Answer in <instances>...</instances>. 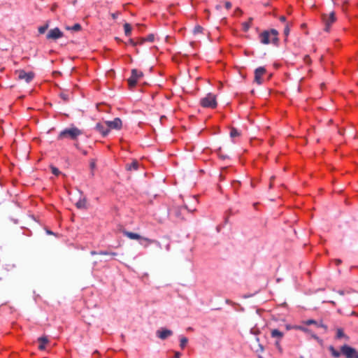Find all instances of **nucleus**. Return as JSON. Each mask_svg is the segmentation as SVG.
<instances>
[{
  "label": "nucleus",
  "instance_id": "f257e3e1",
  "mask_svg": "<svg viewBox=\"0 0 358 358\" xmlns=\"http://www.w3.org/2000/svg\"><path fill=\"white\" fill-rule=\"evenodd\" d=\"M83 134V131L78 127L71 125L61 131L57 138L58 141L70 140L77 141L78 138Z\"/></svg>",
  "mask_w": 358,
  "mask_h": 358
},
{
  "label": "nucleus",
  "instance_id": "f03ea898",
  "mask_svg": "<svg viewBox=\"0 0 358 358\" xmlns=\"http://www.w3.org/2000/svg\"><path fill=\"white\" fill-rule=\"evenodd\" d=\"M278 36V31L275 29H271L270 31H264L259 36L260 41L265 45L271 42L277 45L279 41Z\"/></svg>",
  "mask_w": 358,
  "mask_h": 358
},
{
  "label": "nucleus",
  "instance_id": "7ed1b4c3",
  "mask_svg": "<svg viewBox=\"0 0 358 358\" xmlns=\"http://www.w3.org/2000/svg\"><path fill=\"white\" fill-rule=\"evenodd\" d=\"M201 105L204 108H215L217 106L215 95L209 93L201 100Z\"/></svg>",
  "mask_w": 358,
  "mask_h": 358
},
{
  "label": "nucleus",
  "instance_id": "20e7f679",
  "mask_svg": "<svg viewBox=\"0 0 358 358\" xmlns=\"http://www.w3.org/2000/svg\"><path fill=\"white\" fill-rule=\"evenodd\" d=\"M341 351L346 358H358V350L348 345H343Z\"/></svg>",
  "mask_w": 358,
  "mask_h": 358
},
{
  "label": "nucleus",
  "instance_id": "39448f33",
  "mask_svg": "<svg viewBox=\"0 0 358 358\" xmlns=\"http://www.w3.org/2000/svg\"><path fill=\"white\" fill-rule=\"evenodd\" d=\"M322 19L324 24V31L327 32L329 31L331 25L335 22L336 20L335 13L331 12L329 15L327 14H322Z\"/></svg>",
  "mask_w": 358,
  "mask_h": 358
},
{
  "label": "nucleus",
  "instance_id": "423d86ee",
  "mask_svg": "<svg viewBox=\"0 0 358 358\" xmlns=\"http://www.w3.org/2000/svg\"><path fill=\"white\" fill-rule=\"evenodd\" d=\"M143 76L142 71H138L136 69L131 70V75L128 78L127 82L130 87L136 86L137 81Z\"/></svg>",
  "mask_w": 358,
  "mask_h": 358
},
{
  "label": "nucleus",
  "instance_id": "0eeeda50",
  "mask_svg": "<svg viewBox=\"0 0 358 358\" xmlns=\"http://www.w3.org/2000/svg\"><path fill=\"white\" fill-rule=\"evenodd\" d=\"M19 80H24L26 83H30L34 78V73L32 71L26 72L24 70H17L15 71Z\"/></svg>",
  "mask_w": 358,
  "mask_h": 358
},
{
  "label": "nucleus",
  "instance_id": "6e6552de",
  "mask_svg": "<svg viewBox=\"0 0 358 358\" xmlns=\"http://www.w3.org/2000/svg\"><path fill=\"white\" fill-rule=\"evenodd\" d=\"M105 124L110 129L120 130L122 126V122L120 118L116 117L112 121H106Z\"/></svg>",
  "mask_w": 358,
  "mask_h": 358
},
{
  "label": "nucleus",
  "instance_id": "1a4fd4ad",
  "mask_svg": "<svg viewBox=\"0 0 358 358\" xmlns=\"http://www.w3.org/2000/svg\"><path fill=\"white\" fill-rule=\"evenodd\" d=\"M64 36L63 32L57 27L50 29L48 33L46 38L48 39L57 40Z\"/></svg>",
  "mask_w": 358,
  "mask_h": 358
},
{
  "label": "nucleus",
  "instance_id": "9d476101",
  "mask_svg": "<svg viewBox=\"0 0 358 358\" xmlns=\"http://www.w3.org/2000/svg\"><path fill=\"white\" fill-rule=\"evenodd\" d=\"M122 233L125 236H127V238H129V239H131V240L143 239L149 243H152L153 242L152 240H150L147 238H142L139 234L134 233V232H130V231H127L126 230H123Z\"/></svg>",
  "mask_w": 358,
  "mask_h": 358
},
{
  "label": "nucleus",
  "instance_id": "9b49d317",
  "mask_svg": "<svg viewBox=\"0 0 358 358\" xmlns=\"http://www.w3.org/2000/svg\"><path fill=\"white\" fill-rule=\"evenodd\" d=\"M266 73V69L264 67L260 66L255 69V82L258 85H261L262 83V77Z\"/></svg>",
  "mask_w": 358,
  "mask_h": 358
},
{
  "label": "nucleus",
  "instance_id": "f8f14e48",
  "mask_svg": "<svg viewBox=\"0 0 358 358\" xmlns=\"http://www.w3.org/2000/svg\"><path fill=\"white\" fill-rule=\"evenodd\" d=\"M173 334L172 331L166 329H159L156 331V335L158 338L162 340H164L171 336Z\"/></svg>",
  "mask_w": 358,
  "mask_h": 358
},
{
  "label": "nucleus",
  "instance_id": "ddd939ff",
  "mask_svg": "<svg viewBox=\"0 0 358 358\" xmlns=\"http://www.w3.org/2000/svg\"><path fill=\"white\" fill-rule=\"evenodd\" d=\"M96 129L102 134L103 136H106L109 133V129L108 127L104 124L101 123H97L96 124Z\"/></svg>",
  "mask_w": 358,
  "mask_h": 358
},
{
  "label": "nucleus",
  "instance_id": "4468645a",
  "mask_svg": "<svg viewBox=\"0 0 358 358\" xmlns=\"http://www.w3.org/2000/svg\"><path fill=\"white\" fill-rule=\"evenodd\" d=\"M38 341L39 342L38 349L40 350H44L45 349V345L49 343V340L47 336H41L38 338Z\"/></svg>",
  "mask_w": 358,
  "mask_h": 358
},
{
  "label": "nucleus",
  "instance_id": "2eb2a0df",
  "mask_svg": "<svg viewBox=\"0 0 358 358\" xmlns=\"http://www.w3.org/2000/svg\"><path fill=\"white\" fill-rule=\"evenodd\" d=\"M271 336L272 338H276L277 340H281L284 336V334L280 331L278 329H273L271 331Z\"/></svg>",
  "mask_w": 358,
  "mask_h": 358
},
{
  "label": "nucleus",
  "instance_id": "dca6fc26",
  "mask_svg": "<svg viewBox=\"0 0 358 358\" xmlns=\"http://www.w3.org/2000/svg\"><path fill=\"white\" fill-rule=\"evenodd\" d=\"M76 206L78 208L85 209L87 208V206H86V199L85 198L80 199L79 201H78L76 202Z\"/></svg>",
  "mask_w": 358,
  "mask_h": 358
},
{
  "label": "nucleus",
  "instance_id": "f3484780",
  "mask_svg": "<svg viewBox=\"0 0 358 358\" xmlns=\"http://www.w3.org/2000/svg\"><path fill=\"white\" fill-rule=\"evenodd\" d=\"M138 162L134 160L131 164H127V169L129 171L137 170L138 168Z\"/></svg>",
  "mask_w": 358,
  "mask_h": 358
},
{
  "label": "nucleus",
  "instance_id": "a211bd4d",
  "mask_svg": "<svg viewBox=\"0 0 358 358\" xmlns=\"http://www.w3.org/2000/svg\"><path fill=\"white\" fill-rule=\"evenodd\" d=\"M329 351L331 352V355H332L334 357H335V358H338V357H340L341 354H342V353H341V352L337 351V350H336V349H335L332 345H330V346L329 347Z\"/></svg>",
  "mask_w": 358,
  "mask_h": 358
},
{
  "label": "nucleus",
  "instance_id": "6ab92c4d",
  "mask_svg": "<svg viewBox=\"0 0 358 358\" xmlns=\"http://www.w3.org/2000/svg\"><path fill=\"white\" fill-rule=\"evenodd\" d=\"M336 338H345L346 339H348V336H347L344 332L343 329L338 328L336 330Z\"/></svg>",
  "mask_w": 358,
  "mask_h": 358
},
{
  "label": "nucleus",
  "instance_id": "aec40b11",
  "mask_svg": "<svg viewBox=\"0 0 358 358\" xmlns=\"http://www.w3.org/2000/svg\"><path fill=\"white\" fill-rule=\"evenodd\" d=\"M124 34L126 36H130V34L131 33V25L129 23H125L124 24Z\"/></svg>",
  "mask_w": 358,
  "mask_h": 358
},
{
  "label": "nucleus",
  "instance_id": "412c9836",
  "mask_svg": "<svg viewBox=\"0 0 358 358\" xmlns=\"http://www.w3.org/2000/svg\"><path fill=\"white\" fill-rule=\"evenodd\" d=\"M240 136H241V132L237 129H236L234 127H232L231 129L230 136L231 138H235V137Z\"/></svg>",
  "mask_w": 358,
  "mask_h": 358
},
{
  "label": "nucleus",
  "instance_id": "4be33fe9",
  "mask_svg": "<svg viewBox=\"0 0 358 358\" xmlns=\"http://www.w3.org/2000/svg\"><path fill=\"white\" fill-rule=\"evenodd\" d=\"M59 96L62 99V100L64 102H67L70 99V94L69 93L65 92H62L59 94Z\"/></svg>",
  "mask_w": 358,
  "mask_h": 358
},
{
  "label": "nucleus",
  "instance_id": "5701e85b",
  "mask_svg": "<svg viewBox=\"0 0 358 358\" xmlns=\"http://www.w3.org/2000/svg\"><path fill=\"white\" fill-rule=\"evenodd\" d=\"M192 201H193L194 204H195V203L197 202V201H196V199L195 197H193V198L192 199ZM183 208H184L185 209L187 210L188 211H191V212H192V211L195 210V206H194V205H193V206H192V207L189 208V207H188V206H187L186 203H185V204H184V206H183Z\"/></svg>",
  "mask_w": 358,
  "mask_h": 358
},
{
  "label": "nucleus",
  "instance_id": "b1692460",
  "mask_svg": "<svg viewBox=\"0 0 358 358\" xmlns=\"http://www.w3.org/2000/svg\"><path fill=\"white\" fill-rule=\"evenodd\" d=\"M66 29L69 30H72L73 31H78L81 29V26L80 24L77 23L73 25L72 27H67Z\"/></svg>",
  "mask_w": 358,
  "mask_h": 358
},
{
  "label": "nucleus",
  "instance_id": "393cba45",
  "mask_svg": "<svg viewBox=\"0 0 358 358\" xmlns=\"http://www.w3.org/2000/svg\"><path fill=\"white\" fill-rule=\"evenodd\" d=\"M252 20V18H250L248 22H245L243 23V29L244 31H248V30L250 27V23H251Z\"/></svg>",
  "mask_w": 358,
  "mask_h": 358
},
{
  "label": "nucleus",
  "instance_id": "a878e982",
  "mask_svg": "<svg viewBox=\"0 0 358 358\" xmlns=\"http://www.w3.org/2000/svg\"><path fill=\"white\" fill-rule=\"evenodd\" d=\"M50 169H51L52 174H54L55 176H59L61 173L59 171V170L54 166H50Z\"/></svg>",
  "mask_w": 358,
  "mask_h": 358
},
{
  "label": "nucleus",
  "instance_id": "bb28decb",
  "mask_svg": "<svg viewBox=\"0 0 358 358\" xmlns=\"http://www.w3.org/2000/svg\"><path fill=\"white\" fill-rule=\"evenodd\" d=\"M280 341L281 340H276V341L275 342V345L278 350L279 351V352L282 353V348L280 345Z\"/></svg>",
  "mask_w": 358,
  "mask_h": 358
},
{
  "label": "nucleus",
  "instance_id": "cd10ccee",
  "mask_svg": "<svg viewBox=\"0 0 358 358\" xmlns=\"http://www.w3.org/2000/svg\"><path fill=\"white\" fill-rule=\"evenodd\" d=\"M48 24H45L44 26H41L38 28V32L41 34H44L45 32V31L48 29Z\"/></svg>",
  "mask_w": 358,
  "mask_h": 358
},
{
  "label": "nucleus",
  "instance_id": "c85d7f7f",
  "mask_svg": "<svg viewBox=\"0 0 358 358\" xmlns=\"http://www.w3.org/2000/svg\"><path fill=\"white\" fill-rule=\"evenodd\" d=\"M294 329H299L301 331H303L306 333H309L310 332V330L308 329V328H306L304 327H302V326H296L294 327Z\"/></svg>",
  "mask_w": 358,
  "mask_h": 358
},
{
  "label": "nucleus",
  "instance_id": "c756f323",
  "mask_svg": "<svg viewBox=\"0 0 358 358\" xmlns=\"http://www.w3.org/2000/svg\"><path fill=\"white\" fill-rule=\"evenodd\" d=\"M188 342V339L186 337H182L180 338V348H183L186 345Z\"/></svg>",
  "mask_w": 358,
  "mask_h": 358
},
{
  "label": "nucleus",
  "instance_id": "7c9ffc66",
  "mask_svg": "<svg viewBox=\"0 0 358 358\" xmlns=\"http://www.w3.org/2000/svg\"><path fill=\"white\" fill-rule=\"evenodd\" d=\"M289 23H287L284 29V34L285 36H287L289 34Z\"/></svg>",
  "mask_w": 358,
  "mask_h": 358
},
{
  "label": "nucleus",
  "instance_id": "2f4dec72",
  "mask_svg": "<svg viewBox=\"0 0 358 358\" xmlns=\"http://www.w3.org/2000/svg\"><path fill=\"white\" fill-rule=\"evenodd\" d=\"M304 324H306V325H310V324H315V325H317V321H316L315 320H308L304 322Z\"/></svg>",
  "mask_w": 358,
  "mask_h": 358
},
{
  "label": "nucleus",
  "instance_id": "473e14b6",
  "mask_svg": "<svg viewBox=\"0 0 358 358\" xmlns=\"http://www.w3.org/2000/svg\"><path fill=\"white\" fill-rule=\"evenodd\" d=\"M145 38V41L152 42L155 40V35L152 34H149Z\"/></svg>",
  "mask_w": 358,
  "mask_h": 358
},
{
  "label": "nucleus",
  "instance_id": "72a5a7b5",
  "mask_svg": "<svg viewBox=\"0 0 358 358\" xmlns=\"http://www.w3.org/2000/svg\"><path fill=\"white\" fill-rule=\"evenodd\" d=\"M317 327H322L324 329V331H327V326L322 323V321L317 322Z\"/></svg>",
  "mask_w": 358,
  "mask_h": 358
},
{
  "label": "nucleus",
  "instance_id": "f704fd0d",
  "mask_svg": "<svg viewBox=\"0 0 358 358\" xmlns=\"http://www.w3.org/2000/svg\"><path fill=\"white\" fill-rule=\"evenodd\" d=\"M99 254L100 255H111L113 256H115L117 254L115 252H111V253H108V252L106 251H101Z\"/></svg>",
  "mask_w": 358,
  "mask_h": 358
},
{
  "label": "nucleus",
  "instance_id": "c9c22d12",
  "mask_svg": "<svg viewBox=\"0 0 358 358\" xmlns=\"http://www.w3.org/2000/svg\"><path fill=\"white\" fill-rule=\"evenodd\" d=\"M145 41V38H141L139 39H138L137 41H136L137 43V45L139 44V45H141L143 44L144 42Z\"/></svg>",
  "mask_w": 358,
  "mask_h": 358
},
{
  "label": "nucleus",
  "instance_id": "e433bc0d",
  "mask_svg": "<svg viewBox=\"0 0 358 358\" xmlns=\"http://www.w3.org/2000/svg\"><path fill=\"white\" fill-rule=\"evenodd\" d=\"M224 6L227 10H229L231 8V3L229 1H226L224 3Z\"/></svg>",
  "mask_w": 358,
  "mask_h": 358
},
{
  "label": "nucleus",
  "instance_id": "4c0bfd02",
  "mask_svg": "<svg viewBox=\"0 0 358 358\" xmlns=\"http://www.w3.org/2000/svg\"><path fill=\"white\" fill-rule=\"evenodd\" d=\"M96 167V163L94 160H92L90 162V168L92 170L94 169Z\"/></svg>",
  "mask_w": 358,
  "mask_h": 358
},
{
  "label": "nucleus",
  "instance_id": "58836bf2",
  "mask_svg": "<svg viewBox=\"0 0 358 358\" xmlns=\"http://www.w3.org/2000/svg\"><path fill=\"white\" fill-rule=\"evenodd\" d=\"M310 61H311V60H310V57H309L308 55H306V56L304 57V62H305L306 63H307V64H310Z\"/></svg>",
  "mask_w": 358,
  "mask_h": 358
},
{
  "label": "nucleus",
  "instance_id": "ea45409f",
  "mask_svg": "<svg viewBox=\"0 0 358 358\" xmlns=\"http://www.w3.org/2000/svg\"><path fill=\"white\" fill-rule=\"evenodd\" d=\"M129 43L132 45L133 46L137 45V43L136 41H134V39H129Z\"/></svg>",
  "mask_w": 358,
  "mask_h": 358
},
{
  "label": "nucleus",
  "instance_id": "a19ab883",
  "mask_svg": "<svg viewBox=\"0 0 358 358\" xmlns=\"http://www.w3.org/2000/svg\"><path fill=\"white\" fill-rule=\"evenodd\" d=\"M118 15H119L118 12L111 14V17H113V19H116L118 17Z\"/></svg>",
  "mask_w": 358,
  "mask_h": 358
},
{
  "label": "nucleus",
  "instance_id": "79ce46f5",
  "mask_svg": "<svg viewBox=\"0 0 358 358\" xmlns=\"http://www.w3.org/2000/svg\"><path fill=\"white\" fill-rule=\"evenodd\" d=\"M201 29H202V28L201 27H195L194 31L195 32H201Z\"/></svg>",
  "mask_w": 358,
  "mask_h": 358
},
{
  "label": "nucleus",
  "instance_id": "37998d69",
  "mask_svg": "<svg viewBox=\"0 0 358 358\" xmlns=\"http://www.w3.org/2000/svg\"><path fill=\"white\" fill-rule=\"evenodd\" d=\"M279 20H280L281 22H285V20H286V17H285V16L282 15V16H280V17H279Z\"/></svg>",
  "mask_w": 358,
  "mask_h": 358
},
{
  "label": "nucleus",
  "instance_id": "c03bdc74",
  "mask_svg": "<svg viewBox=\"0 0 358 358\" xmlns=\"http://www.w3.org/2000/svg\"><path fill=\"white\" fill-rule=\"evenodd\" d=\"M312 336H313V338H315L316 340H319V338L316 335L313 334Z\"/></svg>",
  "mask_w": 358,
  "mask_h": 358
},
{
  "label": "nucleus",
  "instance_id": "a18cd8bd",
  "mask_svg": "<svg viewBox=\"0 0 358 358\" xmlns=\"http://www.w3.org/2000/svg\"><path fill=\"white\" fill-rule=\"evenodd\" d=\"M175 357L176 358H179V352H176V354H175Z\"/></svg>",
  "mask_w": 358,
  "mask_h": 358
},
{
  "label": "nucleus",
  "instance_id": "49530a36",
  "mask_svg": "<svg viewBox=\"0 0 358 358\" xmlns=\"http://www.w3.org/2000/svg\"><path fill=\"white\" fill-rule=\"evenodd\" d=\"M215 8H216L217 10H220V9H221V6L220 5H217L215 6Z\"/></svg>",
  "mask_w": 358,
  "mask_h": 358
},
{
  "label": "nucleus",
  "instance_id": "de8ad7c7",
  "mask_svg": "<svg viewBox=\"0 0 358 358\" xmlns=\"http://www.w3.org/2000/svg\"><path fill=\"white\" fill-rule=\"evenodd\" d=\"M336 262L337 264H339L341 262V261L340 259H336Z\"/></svg>",
  "mask_w": 358,
  "mask_h": 358
},
{
  "label": "nucleus",
  "instance_id": "09e8293b",
  "mask_svg": "<svg viewBox=\"0 0 358 358\" xmlns=\"http://www.w3.org/2000/svg\"><path fill=\"white\" fill-rule=\"evenodd\" d=\"M91 254H92V255H96V254H97V253H96V252H95V251H92V252H91Z\"/></svg>",
  "mask_w": 358,
  "mask_h": 358
},
{
  "label": "nucleus",
  "instance_id": "8fccbe9b",
  "mask_svg": "<svg viewBox=\"0 0 358 358\" xmlns=\"http://www.w3.org/2000/svg\"><path fill=\"white\" fill-rule=\"evenodd\" d=\"M339 294H340L341 295H343V294H344V292H343V291H339Z\"/></svg>",
  "mask_w": 358,
  "mask_h": 358
},
{
  "label": "nucleus",
  "instance_id": "3c124183",
  "mask_svg": "<svg viewBox=\"0 0 358 358\" xmlns=\"http://www.w3.org/2000/svg\"><path fill=\"white\" fill-rule=\"evenodd\" d=\"M47 232H48V234H52V231H48Z\"/></svg>",
  "mask_w": 358,
  "mask_h": 358
},
{
  "label": "nucleus",
  "instance_id": "603ef678",
  "mask_svg": "<svg viewBox=\"0 0 358 358\" xmlns=\"http://www.w3.org/2000/svg\"><path fill=\"white\" fill-rule=\"evenodd\" d=\"M269 187L271 188L272 187V182H271V183L269 184Z\"/></svg>",
  "mask_w": 358,
  "mask_h": 358
},
{
  "label": "nucleus",
  "instance_id": "864d4df0",
  "mask_svg": "<svg viewBox=\"0 0 358 358\" xmlns=\"http://www.w3.org/2000/svg\"><path fill=\"white\" fill-rule=\"evenodd\" d=\"M273 179H274V176H272V177L271 178V180L272 181Z\"/></svg>",
  "mask_w": 358,
  "mask_h": 358
},
{
  "label": "nucleus",
  "instance_id": "5fc2aeb1",
  "mask_svg": "<svg viewBox=\"0 0 358 358\" xmlns=\"http://www.w3.org/2000/svg\"><path fill=\"white\" fill-rule=\"evenodd\" d=\"M287 329H290L289 326H287Z\"/></svg>",
  "mask_w": 358,
  "mask_h": 358
},
{
  "label": "nucleus",
  "instance_id": "6e6d98bb",
  "mask_svg": "<svg viewBox=\"0 0 358 358\" xmlns=\"http://www.w3.org/2000/svg\"><path fill=\"white\" fill-rule=\"evenodd\" d=\"M347 2H348V0H345V3H347Z\"/></svg>",
  "mask_w": 358,
  "mask_h": 358
},
{
  "label": "nucleus",
  "instance_id": "4d7b16f0",
  "mask_svg": "<svg viewBox=\"0 0 358 358\" xmlns=\"http://www.w3.org/2000/svg\"><path fill=\"white\" fill-rule=\"evenodd\" d=\"M301 358H303V357H301Z\"/></svg>",
  "mask_w": 358,
  "mask_h": 358
}]
</instances>
